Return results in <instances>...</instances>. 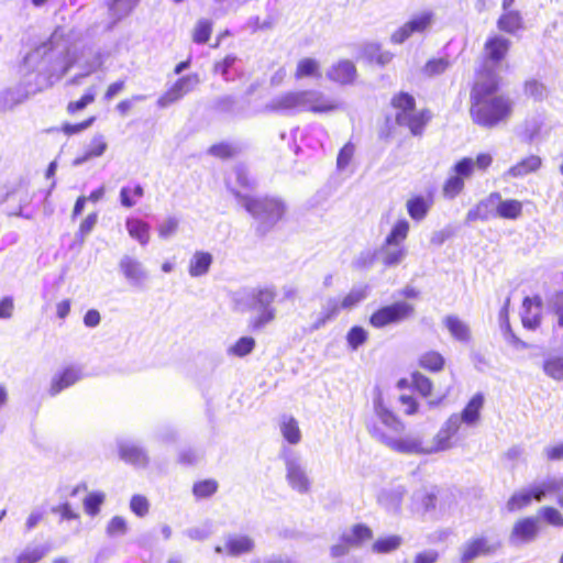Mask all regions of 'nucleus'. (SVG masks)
Instances as JSON below:
<instances>
[{"mask_svg": "<svg viewBox=\"0 0 563 563\" xmlns=\"http://www.w3.org/2000/svg\"><path fill=\"white\" fill-rule=\"evenodd\" d=\"M260 310H261V313L258 316H256L255 318L251 319V321H250L249 328L252 331H258V330L263 329L266 324L274 321V319L276 317L275 308H265V309H260Z\"/></svg>", "mask_w": 563, "mask_h": 563, "instance_id": "3c124183", "label": "nucleus"}, {"mask_svg": "<svg viewBox=\"0 0 563 563\" xmlns=\"http://www.w3.org/2000/svg\"><path fill=\"white\" fill-rule=\"evenodd\" d=\"M366 297L364 289H352L349 291L340 302L342 310H350L356 307Z\"/></svg>", "mask_w": 563, "mask_h": 563, "instance_id": "052dcab7", "label": "nucleus"}, {"mask_svg": "<svg viewBox=\"0 0 563 563\" xmlns=\"http://www.w3.org/2000/svg\"><path fill=\"white\" fill-rule=\"evenodd\" d=\"M373 538L372 529L364 523H356L351 528V536L349 539L352 541L354 547H358L362 543L369 541Z\"/></svg>", "mask_w": 563, "mask_h": 563, "instance_id": "09e8293b", "label": "nucleus"}, {"mask_svg": "<svg viewBox=\"0 0 563 563\" xmlns=\"http://www.w3.org/2000/svg\"><path fill=\"white\" fill-rule=\"evenodd\" d=\"M341 310H342L341 305L336 299H334V298L329 299L327 301V305L323 307L320 316L312 324L311 329L318 330L321 327L325 325L329 321L335 319L339 316V313L341 312Z\"/></svg>", "mask_w": 563, "mask_h": 563, "instance_id": "72a5a7b5", "label": "nucleus"}, {"mask_svg": "<svg viewBox=\"0 0 563 563\" xmlns=\"http://www.w3.org/2000/svg\"><path fill=\"white\" fill-rule=\"evenodd\" d=\"M452 172L465 183L475 172L474 159L471 157H462L452 167Z\"/></svg>", "mask_w": 563, "mask_h": 563, "instance_id": "8fccbe9b", "label": "nucleus"}, {"mask_svg": "<svg viewBox=\"0 0 563 563\" xmlns=\"http://www.w3.org/2000/svg\"><path fill=\"white\" fill-rule=\"evenodd\" d=\"M208 153L219 159H229L236 154V148L228 142H220L211 145Z\"/></svg>", "mask_w": 563, "mask_h": 563, "instance_id": "603ef678", "label": "nucleus"}, {"mask_svg": "<svg viewBox=\"0 0 563 563\" xmlns=\"http://www.w3.org/2000/svg\"><path fill=\"white\" fill-rule=\"evenodd\" d=\"M452 65L451 59L445 57H432L426 62L422 73L428 78L443 75Z\"/></svg>", "mask_w": 563, "mask_h": 563, "instance_id": "473e14b6", "label": "nucleus"}, {"mask_svg": "<svg viewBox=\"0 0 563 563\" xmlns=\"http://www.w3.org/2000/svg\"><path fill=\"white\" fill-rule=\"evenodd\" d=\"M355 154V145L352 142H346L339 151L336 157V167L338 169L346 168Z\"/></svg>", "mask_w": 563, "mask_h": 563, "instance_id": "13d9d810", "label": "nucleus"}, {"mask_svg": "<svg viewBox=\"0 0 563 563\" xmlns=\"http://www.w3.org/2000/svg\"><path fill=\"white\" fill-rule=\"evenodd\" d=\"M497 202L496 216L506 220H517L521 217L523 205L517 199H501L499 192H492L484 201L478 202L474 209L468 211L467 219L470 221L487 220L488 205Z\"/></svg>", "mask_w": 563, "mask_h": 563, "instance_id": "39448f33", "label": "nucleus"}, {"mask_svg": "<svg viewBox=\"0 0 563 563\" xmlns=\"http://www.w3.org/2000/svg\"><path fill=\"white\" fill-rule=\"evenodd\" d=\"M213 31V23L208 19H200L196 22L192 32L191 40L194 43L202 45L209 42Z\"/></svg>", "mask_w": 563, "mask_h": 563, "instance_id": "f704fd0d", "label": "nucleus"}, {"mask_svg": "<svg viewBox=\"0 0 563 563\" xmlns=\"http://www.w3.org/2000/svg\"><path fill=\"white\" fill-rule=\"evenodd\" d=\"M544 372L554 379H563V356H552L543 364Z\"/></svg>", "mask_w": 563, "mask_h": 563, "instance_id": "6e6d98bb", "label": "nucleus"}, {"mask_svg": "<svg viewBox=\"0 0 563 563\" xmlns=\"http://www.w3.org/2000/svg\"><path fill=\"white\" fill-rule=\"evenodd\" d=\"M509 306H510V298L508 297L505 300V303L499 312V318L501 321L504 334L516 346L526 347L527 344L525 342H522L520 339H518L511 329L510 321H509Z\"/></svg>", "mask_w": 563, "mask_h": 563, "instance_id": "4c0bfd02", "label": "nucleus"}, {"mask_svg": "<svg viewBox=\"0 0 563 563\" xmlns=\"http://www.w3.org/2000/svg\"><path fill=\"white\" fill-rule=\"evenodd\" d=\"M276 298L274 287H263L256 289L252 295V303L254 309L273 308L272 303Z\"/></svg>", "mask_w": 563, "mask_h": 563, "instance_id": "e433bc0d", "label": "nucleus"}, {"mask_svg": "<svg viewBox=\"0 0 563 563\" xmlns=\"http://www.w3.org/2000/svg\"><path fill=\"white\" fill-rule=\"evenodd\" d=\"M559 489V484L548 483L543 485H538L532 487L531 489H528L532 500L541 501L548 493L556 492Z\"/></svg>", "mask_w": 563, "mask_h": 563, "instance_id": "0e129e2a", "label": "nucleus"}, {"mask_svg": "<svg viewBox=\"0 0 563 563\" xmlns=\"http://www.w3.org/2000/svg\"><path fill=\"white\" fill-rule=\"evenodd\" d=\"M129 235L145 246L151 240V225L140 218H129L125 221Z\"/></svg>", "mask_w": 563, "mask_h": 563, "instance_id": "412c9836", "label": "nucleus"}, {"mask_svg": "<svg viewBox=\"0 0 563 563\" xmlns=\"http://www.w3.org/2000/svg\"><path fill=\"white\" fill-rule=\"evenodd\" d=\"M543 319V301L539 295L525 297L522 300L520 320L522 327L534 331L540 328Z\"/></svg>", "mask_w": 563, "mask_h": 563, "instance_id": "f8f14e48", "label": "nucleus"}, {"mask_svg": "<svg viewBox=\"0 0 563 563\" xmlns=\"http://www.w3.org/2000/svg\"><path fill=\"white\" fill-rule=\"evenodd\" d=\"M243 206L251 216L268 225H273L282 220L286 211L284 202L272 197H243Z\"/></svg>", "mask_w": 563, "mask_h": 563, "instance_id": "0eeeda50", "label": "nucleus"}, {"mask_svg": "<svg viewBox=\"0 0 563 563\" xmlns=\"http://www.w3.org/2000/svg\"><path fill=\"white\" fill-rule=\"evenodd\" d=\"M286 478L292 489L307 493L310 489V481L303 468L294 460L286 459Z\"/></svg>", "mask_w": 563, "mask_h": 563, "instance_id": "dca6fc26", "label": "nucleus"}, {"mask_svg": "<svg viewBox=\"0 0 563 563\" xmlns=\"http://www.w3.org/2000/svg\"><path fill=\"white\" fill-rule=\"evenodd\" d=\"M280 432L289 444H298L301 441V431L298 421L291 416H285L280 421Z\"/></svg>", "mask_w": 563, "mask_h": 563, "instance_id": "c85d7f7f", "label": "nucleus"}, {"mask_svg": "<svg viewBox=\"0 0 563 563\" xmlns=\"http://www.w3.org/2000/svg\"><path fill=\"white\" fill-rule=\"evenodd\" d=\"M354 544L349 539V536L343 534L339 542L331 547L330 554L332 558L338 559L349 553L350 549L353 548Z\"/></svg>", "mask_w": 563, "mask_h": 563, "instance_id": "69168bd1", "label": "nucleus"}, {"mask_svg": "<svg viewBox=\"0 0 563 563\" xmlns=\"http://www.w3.org/2000/svg\"><path fill=\"white\" fill-rule=\"evenodd\" d=\"M395 113V122L405 128L413 137H422L433 119V112L429 108H417L415 96L408 91L395 92L389 101Z\"/></svg>", "mask_w": 563, "mask_h": 563, "instance_id": "20e7f679", "label": "nucleus"}, {"mask_svg": "<svg viewBox=\"0 0 563 563\" xmlns=\"http://www.w3.org/2000/svg\"><path fill=\"white\" fill-rule=\"evenodd\" d=\"M540 532L539 520L536 517L527 516L515 521L510 540L516 543H528L533 541Z\"/></svg>", "mask_w": 563, "mask_h": 563, "instance_id": "4468645a", "label": "nucleus"}, {"mask_svg": "<svg viewBox=\"0 0 563 563\" xmlns=\"http://www.w3.org/2000/svg\"><path fill=\"white\" fill-rule=\"evenodd\" d=\"M364 56L377 65L385 66L391 62L394 54L389 51L383 49L379 43H368L363 47Z\"/></svg>", "mask_w": 563, "mask_h": 563, "instance_id": "bb28decb", "label": "nucleus"}, {"mask_svg": "<svg viewBox=\"0 0 563 563\" xmlns=\"http://www.w3.org/2000/svg\"><path fill=\"white\" fill-rule=\"evenodd\" d=\"M238 57L233 54L227 55L224 58L217 60L213 64V73L220 74L221 76H227L229 74L230 68L235 64Z\"/></svg>", "mask_w": 563, "mask_h": 563, "instance_id": "338daca9", "label": "nucleus"}, {"mask_svg": "<svg viewBox=\"0 0 563 563\" xmlns=\"http://www.w3.org/2000/svg\"><path fill=\"white\" fill-rule=\"evenodd\" d=\"M144 196V189L141 185H135L133 188L122 187L120 190V202L125 208H132L136 201Z\"/></svg>", "mask_w": 563, "mask_h": 563, "instance_id": "a19ab883", "label": "nucleus"}, {"mask_svg": "<svg viewBox=\"0 0 563 563\" xmlns=\"http://www.w3.org/2000/svg\"><path fill=\"white\" fill-rule=\"evenodd\" d=\"M411 389L418 393L422 398H429L433 394V380L419 371H413L410 374Z\"/></svg>", "mask_w": 563, "mask_h": 563, "instance_id": "cd10ccee", "label": "nucleus"}, {"mask_svg": "<svg viewBox=\"0 0 563 563\" xmlns=\"http://www.w3.org/2000/svg\"><path fill=\"white\" fill-rule=\"evenodd\" d=\"M327 78L339 86H352L357 79V68L351 59H339L327 70Z\"/></svg>", "mask_w": 563, "mask_h": 563, "instance_id": "ddd939ff", "label": "nucleus"}, {"mask_svg": "<svg viewBox=\"0 0 563 563\" xmlns=\"http://www.w3.org/2000/svg\"><path fill=\"white\" fill-rule=\"evenodd\" d=\"M254 547V540L250 536H232L227 539L222 548L217 547L216 552H225L230 556H240L251 553Z\"/></svg>", "mask_w": 563, "mask_h": 563, "instance_id": "2eb2a0df", "label": "nucleus"}, {"mask_svg": "<svg viewBox=\"0 0 563 563\" xmlns=\"http://www.w3.org/2000/svg\"><path fill=\"white\" fill-rule=\"evenodd\" d=\"M418 366L429 373H439L445 367L444 356L435 350L422 352L418 357Z\"/></svg>", "mask_w": 563, "mask_h": 563, "instance_id": "b1692460", "label": "nucleus"}, {"mask_svg": "<svg viewBox=\"0 0 563 563\" xmlns=\"http://www.w3.org/2000/svg\"><path fill=\"white\" fill-rule=\"evenodd\" d=\"M409 230V222L406 219H399L385 238L384 247L400 245L407 239Z\"/></svg>", "mask_w": 563, "mask_h": 563, "instance_id": "c756f323", "label": "nucleus"}, {"mask_svg": "<svg viewBox=\"0 0 563 563\" xmlns=\"http://www.w3.org/2000/svg\"><path fill=\"white\" fill-rule=\"evenodd\" d=\"M511 46V41L504 35L499 33L489 34L483 44L484 65L482 67L495 69V67L501 66L507 60Z\"/></svg>", "mask_w": 563, "mask_h": 563, "instance_id": "6e6552de", "label": "nucleus"}, {"mask_svg": "<svg viewBox=\"0 0 563 563\" xmlns=\"http://www.w3.org/2000/svg\"><path fill=\"white\" fill-rule=\"evenodd\" d=\"M347 346L355 351L368 340V332L361 325H353L345 336Z\"/></svg>", "mask_w": 563, "mask_h": 563, "instance_id": "ea45409f", "label": "nucleus"}, {"mask_svg": "<svg viewBox=\"0 0 563 563\" xmlns=\"http://www.w3.org/2000/svg\"><path fill=\"white\" fill-rule=\"evenodd\" d=\"M95 121H96V117L91 115L78 123H69V122L63 123L62 126L59 128V130L66 136H73V135L78 134V133L87 130L88 128H90Z\"/></svg>", "mask_w": 563, "mask_h": 563, "instance_id": "5fc2aeb1", "label": "nucleus"}, {"mask_svg": "<svg viewBox=\"0 0 563 563\" xmlns=\"http://www.w3.org/2000/svg\"><path fill=\"white\" fill-rule=\"evenodd\" d=\"M433 205V196L429 192L427 196L415 195L406 202L409 217L415 221L423 220Z\"/></svg>", "mask_w": 563, "mask_h": 563, "instance_id": "a211bd4d", "label": "nucleus"}, {"mask_svg": "<svg viewBox=\"0 0 563 563\" xmlns=\"http://www.w3.org/2000/svg\"><path fill=\"white\" fill-rule=\"evenodd\" d=\"M321 77V64L318 59L313 57H302L300 58L294 70V78L297 81L309 79V78H320Z\"/></svg>", "mask_w": 563, "mask_h": 563, "instance_id": "aec40b11", "label": "nucleus"}, {"mask_svg": "<svg viewBox=\"0 0 563 563\" xmlns=\"http://www.w3.org/2000/svg\"><path fill=\"white\" fill-rule=\"evenodd\" d=\"M120 268L124 277L135 284L140 283L145 276V273L142 269V264L130 256H124L122 258L120 262Z\"/></svg>", "mask_w": 563, "mask_h": 563, "instance_id": "2f4dec72", "label": "nucleus"}, {"mask_svg": "<svg viewBox=\"0 0 563 563\" xmlns=\"http://www.w3.org/2000/svg\"><path fill=\"white\" fill-rule=\"evenodd\" d=\"M178 229L179 220L175 217H168L157 227L158 238L162 240H167L175 235Z\"/></svg>", "mask_w": 563, "mask_h": 563, "instance_id": "4d7b16f0", "label": "nucleus"}, {"mask_svg": "<svg viewBox=\"0 0 563 563\" xmlns=\"http://www.w3.org/2000/svg\"><path fill=\"white\" fill-rule=\"evenodd\" d=\"M254 347L255 340L252 336H242L229 349V353L238 357H244L252 353Z\"/></svg>", "mask_w": 563, "mask_h": 563, "instance_id": "49530a36", "label": "nucleus"}, {"mask_svg": "<svg viewBox=\"0 0 563 563\" xmlns=\"http://www.w3.org/2000/svg\"><path fill=\"white\" fill-rule=\"evenodd\" d=\"M501 543L493 537L481 534L464 543L460 553L461 563H472L479 556H487L500 549Z\"/></svg>", "mask_w": 563, "mask_h": 563, "instance_id": "1a4fd4ad", "label": "nucleus"}, {"mask_svg": "<svg viewBox=\"0 0 563 563\" xmlns=\"http://www.w3.org/2000/svg\"><path fill=\"white\" fill-rule=\"evenodd\" d=\"M542 166V158L538 155H529L510 166L503 175L504 178H522L538 172Z\"/></svg>", "mask_w": 563, "mask_h": 563, "instance_id": "f3484780", "label": "nucleus"}, {"mask_svg": "<svg viewBox=\"0 0 563 563\" xmlns=\"http://www.w3.org/2000/svg\"><path fill=\"white\" fill-rule=\"evenodd\" d=\"M341 103L317 89L288 90L275 97L267 110L276 113L306 111L312 114H330L338 111Z\"/></svg>", "mask_w": 563, "mask_h": 563, "instance_id": "7ed1b4c3", "label": "nucleus"}, {"mask_svg": "<svg viewBox=\"0 0 563 563\" xmlns=\"http://www.w3.org/2000/svg\"><path fill=\"white\" fill-rule=\"evenodd\" d=\"M383 257L382 262L385 266L390 267L401 263L402 258L406 255V250L402 246H399L395 250H388L387 247L382 246Z\"/></svg>", "mask_w": 563, "mask_h": 563, "instance_id": "864d4df0", "label": "nucleus"}, {"mask_svg": "<svg viewBox=\"0 0 563 563\" xmlns=\"http://www.w3.org/2000/svg\"><path fill=\"white\" fill-rule=\"evenodd\" d=\"M104 500L103 494L91 493L84 499V508L87 515L93 517L99 514L100 506Z\"/></svg>", "mask_w": 563, "mask_h": 563, "instance_id": "bf43d9fd", "label": "nucleus"}, {"mask_svg": "<svg viewBox=\"0 0 563 563\" xmlns=\"http://www.w3.org/2000/svg\"><path fill=\"white\" fill-rule=\"evenodd\" d=\"M199 75L198 74H190L183 76L178 78L159 98H158V106L162 108H166L178 100H180L183 97H185L187 93L192 91L195 87L199 84Z\"/></svg>", "mask_w": 563, "mask_h": 563, "instance_id": "9b49d317", "label": "nucleus"}, {"mask_svg": "<svg viewBox=\"0 0 563 563\" xmlns=\"http://www.w3.org/2000/svg\"><path fill=\"white\" fill-rule=\"evenodd\" d=\"M523 26V19L517 10L504 11L497 19V27L504 33L516 34Z\"/></svg>", "mask_w": 563, "mask_h": 563, "instance_id": "5701e85b", "label": "nucleus"}, {"mask_svg": "<svg viewBox=\"0 0 563 563\" xmlns=\"http://www.w3.org/2000/svg\"><path fill=\"white\" fill-rule=\"evenodd\" d=\"M130 509L137 517H145L150 511V503L143 495H133L130 499Z\"/></svg>", "mask_w": 563, "mask_h": 563, "instance_id": "e2e57ef3", "label": "nucleus"}, {"mask_svg": "<svg viewBox=\"0 0 563 563\" xmlns=\"http://www.w3.org/2000/svg\"><path fill=\"white\" fill-rule=\"evenodd\" d=\"M484 406V396L481 393L475 394L457 415L460 418V426L464 422L467 426L476 424L481 419V411Z\"/></svg>", "mask_w": 563, "mask_h": 563, "instance_id": "6ab92c4d", "label": "nucleus"}, {"mask_svg": "<svg viewBox=\"0 0 563 563\" xmlns=\"http://www.w3.org/2000/svg\"><path fill=\"white\" fill-rule=\"evenodd\" d=\"M46 553L45 547L26 548L15 558V563H37Z\"/></svg>", "mask_w": 563, "mask_h": 563, "instance_id": "de8ad7c7", "label": "nucleus"}, {"mask_svg": "<svg viewBox=\"0 0 563 563\" xmlns=\"http://www.w3.org/2000/svg\"><path fill=\"white\" fill-rule=\"evenodd\" d=\"M96 100V91L93 88L88 89L78 100L69 101L66 111L69 115H75L84 110Z\"/></svg>", "mask_w": 563, "mask_h": 563, "instance_id": "79ce46f5", "label": "nucleus"}, {"mask_svg": "<svg viewBox=\"0 0 563 563\" xmlns=\"http://www.w3.org/2000/svg\"><path fill=\"white\" fill-rule=\"evenodd\" d=\"M212 262L213 257L209 252H195L188 265L189 275L192 277L206 275L209 272Z\"/></svg>", "mask_w": 563, "mask_h": 563, "instance_id": "393cba45", "label": "nucleus"}, {"mask_svg": "<svg viewBox=\"0 0 563 563\" xmlns=\"http://www.w3.org/2000/svg\"><path fill=\"white\" fill-rule=\"evenodd\" d=\"M444 324L455 340L466 342L471 339V331L468 325L459 317L448 316L444 319Z\"/></svg>", "mask_w": 563, "mask_h": 563, "instance_id": "7c9ffc66", "label": "nucleus"}, {"mask_svg": "<svg viewBox=\"0 0 563 563\" xmlns=\"http://www.w3.org/2000/svg\"><path fill=\"white\" fill-rule=\"evenodd\" d=\"M465 183L454 173L449 176L442 186L444 197L453 199L459 196L464 189Z\"/></svg>", "mask_w": 563, "mask_h": 563, "instance_id": "c03bdc74", "label": "nucleus"}, {"mask_svg": "<svg viewBox=\"0 0 563 563\" xmlns=\"http://www.w3.org/2000/svg\"><path fill=\"white\" fill-rule=\"evenodd\" d=\"M126 531H128V522H126L125 518L122 516L112 517L106 527V532L110 537L122 536V534L126 533Z\"/></svg>", "mask_w": 563, "mask_h": 563, "instance_id": "680f3d73", "label": "nucleus"}, {"mask_svg": "<svg viewBox=\"0 0 563 563\" xmlns=\"http://www.w3.org/2000/svg\"><path fill=\"white\" fill-rule=\"evenodd\" d=\"M108 148V142L102 134H96L91 137L89 144L85 148L82 155L77 157L75 163L80 164L86 161L100 157Z\"/></svg>", "mask_w": 563, "mask_h": 563, "instance_id": "a878e982", "label": "nucleus"}, {"mask_svg": "<svg viewBox=\"0 0 563 563\" xmlns=\"http://www.w3.org/2000/svg\"><path fill=\"white\" fill-rule=\"evenodd\" d=\"M434 15L430 11H424L411 16L407 22L397 27L390 35L393 44H402L413 34L424 33L433 23Z\"/></svg>", "mask_w": 563, "mask_h": 563, "instance_id": "9d476101", "label": "nucleus"}, {"mask_svg": "<svg viewBox=\"0 0 563 563\" xmlns=\"http://www.w3.org/2000/svg\"><path fill=\"white\" fill-rule=\"evenodd\" d=\"M531 503L532 498L528 489L516 492L509 497L507 501V509L510 512L519 511L527 508Z\"/></svg>", "mask_w": 563, "mask_h": 563, "instance_id": "37998d69", "label": "nucleus"}, {"mask_svg": "<svg viewBox=\"0 0 563 563\" xmlns=\"http://www.w3.org/2000/svg\"><path fill=\"white\" fill-rule=\"evenodd\" d=\"M416 308L408 301H394L375 309L368 317V323L374 329H384L411 319Z\"/></svg>", "mask_w": 563, "mask_h": 563, "instance_id": "423d86ee", "label": "nucleus"}, {"mask_svg": "<svg viewBox=\"0 0 563 563\" xmlns=\"http://www.w3.org/2000/svg\"><path fill=\"white\" fill-rule=\"evenodd\" d=\"M366 428L374 439L391 450L406 454H419L453 448L454 439L461 426L459 416L456 413L451 415L434 435L432 449L424 450L420 440L404 437L405 423L395 412L388 409L382 393L378 391L374 399V415L367 419Z\"/></svg>", "mask_w": 563, "mask_h": 563, "instance_id": "f257e3e1", "label": "nucleus"}, {"mask_svg": "<svg viewBox=\"0 0 563 563\" xmlns=\"http://www.w3.org/2000/svg\"><path fill=\"white\" fill-rule=\"evenodd\" d=\"M501 77L493 68L478 67L470 85L468 113L472 122L484 129H494L507 122L514 111L509 97L498 95Z\"/></svg>", "mask_w": 563, "mask_h": 563, "instance_id": "f03ea898", "label": "nucleus"}, {"mask_svg": "<svg viewBox=\"0 0 563 563\" xmlns=\"http://www.w3.org/2000/svg\"><path fill=\"white\" fill-rule=\"evenodd\" d=\"M402 542L399 536H387L378 538L373 544L372 550L377 554H386L397 550Z\"/></svg>", "mask_w": 563, "mask_h": 563, "instance_id": "58836bf2", "label": "nucleus"}, {"mask_svg": "<svg viewBox=\"0 0 563 563\" xmlns=\"http://www.w3.org/2000/svg\"><path fill=\"white\" fill-rule=\"evenodd\" d=\"M219 489V483L214 478H205L194 483L192 494L196 499H206L213 496Z\"/></svg>", "mask_w": 563, "mask_h": 563, "instance_id": "c9c22d12", "label": "nucleus"}, {"mask_svg": "<svg viewBox=\"0 0 563 563\" xmlns=\"http://www.w3.org/2000/svg\"><path fill=\"white\" fill-rule=\"evenodd\" d=\"M538 515L543 519V521L552 527L562 528L563 527V515L560 510L552 506L541 507L538 511Z\"/></svg>", "mask_w": 563, "mask_h": 563, "instance_id": "a18cd8bd", "label": "nucleus"}, {"mask_svg": "<svg viewBox=\"0 0 563 563\" xmlns=\"http://www.w3.org/2000/svg\"><path fill=\"white\" fill-rule=\"evenodd\" d=\"M80 373L74 367H67L59 372L51 383L49 394L52 396L57 395L63 389L73 386L80 379Z\"/></svg>", "mask_w": 563, "mask_h": 563, "instance_id": "4be33fe9", "label": "nucleus"}, {"mask_svg": "<svg viewBox=\"0 0 563 563\" xmlns=\"http://www.w3.org/2000/svg\"><path fill=\"white\" fill-rule=\"evenodd\" d=\"M552 312L558 319L559 327L563 328V289L556 292L553 298Z\"/></svg>", "mask_w": 563, "mask_h": 563, "instance_id": "774afa93", "label": "nucleus"}]
</instances>
